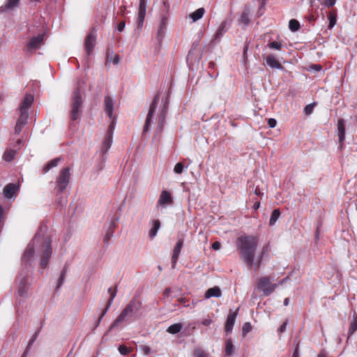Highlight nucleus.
I'll return each mask as SVG.
<instances>
[{
  "label": "nucleus",
  "instance_id": "nucleus-1",
  "mask_svg": "<svg viewBox=\"0 0 357 357\" xmlns=\"http://www.w3.org/2000/svg\"><path fill=\"white\" fill-rule=\"evenodd\" d=\"M40 252V267L47 268L49 259L52 256L51 241L48 237H43L38 231L33 239L27 245L22 258V264L24 268L31 266L34 259L36 250Z\"/></svg>",
  "mask_w": 357,
  "mask_h": 357
},
{
  "label": "nucleus",
  "instance_id": "nucleus-2",
  "mask_svg": "<svg viewBox=\"0 0 357 357\" xmlns=\"http://www.w3.org/2000/svg\"><path fill=\"white\" fill-rule=\"evenodd\" d=\"M258 243V238L252 235L241 236L236 241L240 259L246 264L248 268H254L255 271L259 269L261 265V259L255 261Z\"/></svg>",
  "mask_w": 357,
  "mask_h": 357
},
{
  "label": "nucleus",
  "instance_id": "nucleus-3",
  "mask_svg": "<svg viewBox=\"0 0 357 357\" xmlns=\"http://www.w3.org/2000/svg\"><path fill=\"white\" fill-rule=\"evenodd\" d=\"M141 306V302L138 299L133 298L110 326L109 331H112L119 324L133 317L139 311Z\"/></svg>",
  "mask_w": 357,
  "mask_h": 357
},
{
  "label": "nucleus",
  "instance_id": "nucleus-4",
  "mask_svg": "<svg viewBox=\"0 0 357 357\" xmlns=\"http://www.w3.org/2000/svg\"><path fill=\"white\" fill-rule=\"evenodd\" d=\"M82 98L79 88L75 90L72 95L70 102V118L72 121H76L79 118L82 112Z\"/></svg>",
  "mask_w": 357,
  "mask_h": 357
},
{
  "label": "nucleus",
  "instance_id": "nucleus-5",
  "mask_svg": "<svg viewBox=\"0 0 357 357\" xmlns=\"http://www.w3.org/2000/svg\"><path fill=\"white\" fill-rule=\"evenodd\" d=\"M278 286L277 283L271 282L269 277H263L259 280L257 287L263 292L264 296H268L274 291Z\"/></svg>",
  "mask_w": 357,
  "mask_h": 357
},
{
  "label": "nucleus",
  "instance_id": "nucleus-6",
  "mask_svg": "<svg viewBox=\"0 0 357 357\" xmlns=\"http://www.w3.org/2000/svg\"><path fill=\"white\" fill-rule=\"evenodd\" d=\"M70 168H63L56 180V186L59 192H62L66 189L70 181Z\"/></svg>",
  "mask_w": 357,
  "mask_h": 357
},
{
  "label": "nucleus",
  "instance_id": "nucleus-7",
  "mask_svg": "<svg viewBox=\"0 0 357 357\" xmlns=\"http://www.w3.org/2000/svg\"><path fill=\"white\" fill-rule=\"evenodd\" d=\"M232 22V19L230 17H227L222 20V22L218 26L213 38V41L215 43H219L224 34L228 31L229 29L231 24Z\"/></svg>",
  "mask_w": 357,
  "mask_h": 357
},
{
  "label": "nucleus",
  "instance_id": "nucleus-8",
  "mask_svg": "<svg viewBox=\"0 0 357 357\" xmlns=\"http://www.w3.org/2000/svg\"><path fill=\"white\" fill-rule=\"evenodd\" d=\"M174 204V199L172 193L167 190H163L160 192L156 206L165 208Z\"/></svg>",
  "mask_w": 357,
  "mask_h": 357
},
{
  "label": "nucleus",
  "instance_id": "nucleus-9",
  "mask_svg": "<svg viewBox=\"0 0 357 357\" xmlns=\"http://www.w3.org/2000/svg\"><path fill=\"white\" fill-rule=\"evenodd\" d=\"M158 102H159V95L157 94L155 96L151 105H150L149 112H148V114H147V116L146 119L145 124H144V126L143 128V132H142L143 135L146 133L149 130V128H150V126L151 123V121H152V118L155 112V109L158 104Z\"/></svg>",
  "mask_w": 357,
  "mask_h": 357
},
{
  "label": "nucleus",
  "instance_id": "nucleus-10",
  "mask_svg": "<svg viewBox=\"0 0 357 357\" xmlns=\"http://www.w3.org/2000/svg\"><path fill=\"white\" fill-rule=\"evenodd\" d=\"M113 130H114V122L112 121L111 125L109 126L105 135L104 139L102 143L101 146V153L102 155L107 153L108 150L110 149L112 144V136H113Z\"/></svg>",
  "mask_w": 357,
  "mask_h": 357
},
{
  "label": "nucleus",
  "instance_id": "nucleus-11",
  "mask_svg": "<svg viewBox=\"0 0 357 357\" xmlns=\"http://www.w3.org/2000/svg\"><path fill=\"white\" fill-rule=\"evenodd\" d=\"M162 3H163V6L162 8L161 20H160V23L158 31V36H162L164 31L166 28L167 20H168L167 14L169 13V5L168 2L164 1Z\"/></svg>",
  "mask_w": 357,
  "mask_h": 357
},
{
  "label": "nucleus",
  "instance_id": "nucleus-12",
  "mask_svg": "<svg viewBox=\"0 0 357 357\" xmlns=\"http://www.w3.org/2000/svg\"><path fill=\"white\" fill-rule=\"evenodd\" d=\"M17 282H19L18 287H17V294L18 296L20 297L22 299H25L27 297V282H26V275H23L22 273L20 274L17 279Z\"/></svg>",
  "mask_w": 357,
  "mask_h": 357
},
{
  "label": "nucleus",
  "instance_id": "nucleus-13",
  "mask_svg": "<svg viewBox=\"0 0 357 357\" xmlns=\"http://www.w3.org/2000/svg\"><path fill=\"white\" fill-rule=\"evenodd\" d=\"M96 40V35L95 33V29H93L90 33L86 37L84 42V49L86 54L89 56L92 54Z\"/></svg>",
  "mask_w": 357,
  "mask_h": 357
},
{
  "label": "nucleus",
  "instance_id": "nucleus-14",
  "mask_svg": "<svg viewBox=\"0 0 357 357\" xmlns=\"http://www.w3.org/2000/svg\"><path fill=\"white\" fill-rule=\"evenodd\" d=\"M167 105L168 102L167 100L165 101L164 103V105L160 112V114L158 115V125L156 128V132L158 134H160L162 132L165 121V117L167 114Z\"/></svg>",
  "mask_w": 357,
  "mask_h": 357
},
{
  "label": "nucleus",
  "instance_id": "nucleus-15",
  "mask_svg": "<svg viewBox=\"0 0 357 357\" xmlns=\"http://www.w3.org/2000/svg\"><path fill=\"white\" fill-rule=\"evenodd\" d=\"M251 10L249 6H245L242 12V14L239 19L238 20V23L239 25L242 26L243 28L247 27L250 22H251Z\"/></svg>",
  "mask_w": 357,
  "mask_h": 357
},
{
  "label": "nucleus",
  "instance_id": "nucleus-16",
  "mask_svg": "<svg viewBox=\"0 0 357 357\" xmlns=\"http://www.w3.org/2000/svg\"><path fill=\"white\" fill-rule=\"evenodd\" d=\"M19 186L15 183L7 184L3 190V196L6 199H14L17 196Z\"/></svg>",
  "mask_w": 357,
  "mask_h": 357
},
{
  "label": "nucleus",
  "instance_id": "nucleus-17",
  "mask_svg": "<svg viewBox=\"0 0 357 357\" xmlns=\"http://www.w3.org/2000/svg\"><path fill=\"white\" fill-rule=\"evenodd\" d=\"M146 13V0H139L138 9L137 26L141 28Z\"/></svg>",
  "mask_w": 357,
  "mask_h": 357
},
{
  "label": "nucleus",
  "instance_id": "nucleus-18",
  "mask_svg": "<svg viewBox=\"0 0 357 357\" xmlns=\"http://www.w3.org/2000/svg\"><path fill=\"white\" fill-rule=\"evenodd\" d=\"M183 242L182 240L180 239L177 241V243L174 248L173 255L172 257V266L173 268H175V266H176V261L178 260L179 254L181 252V248L183 247Z\"/></svg>",
  "mask_w": 357,
  "mask_h": 357
},
{
  "label": "nucleus",
  "instance_id": "nucleus-19",
  "mask_svg": "<svg viewBox=\"0 0 357 357\" xmlns=\"http://www.w3.org/2000/svg\"><path fill=\"white\" fill-rule=\"evenodd\" d=\"M236 315H237V311H236V312L229 311V313L227 316V321L225 323V331L227 333L231 332L234 325V323H235V319H236Z\"/></svg>",
  "mask_w": 357,
  "mask_h": 357
},
{
  "label": "nucleus",
  "instance_id": "nucleus-20",
  "mask_svg": "<svg viewBox=\"0 0 357 357\" xmlns=\"http://www.w3.org/2000/svg\"><path fill=\"white\" fill-rule=\"evenodd\" d=\"M264 60L266 61L267 65L272 68H276V69H282L283 68L281 63L272 54H269V55L266 56V57H264Z\"/></svg>",
  "mask_w": 357,
  "mask_h": 357
},
{
  "label": "nucleus",
  "instance_id": "nucleus-21",
  "mask_svg": "<svg viewBox=\"0 0 357 357\" xmlns=\"http://www.w3.org/2000/svg\"><path fill=\"white\" fill-rule=\"evenodd\" d=\"M105 110L107 113L108 116L112 119L113 109H114V102L111 97L106 96L104 100Z\"/></svg>",
  "mask_w": 357,
  "mask_h": 357
},
{
  "label": "nucleus",
  "instance_id": "nucleus-22",
  "mask_svg": "<svg viewBox=\"0 0 357 357\" xmlns=\"http://www.w3.org/2000/svg\"><path fill=\"white\" fill-rule=\"evenodd\" d=\"M337 135L340 142L342 144L345 136L344 121L342 119H339L337 121Z\"/></svg>",
  "mask_w": 357,
  "mask_h": 357
},
{
  "label": "nucleus",
  "instance_id": "nucleus-23",
  "mask_svg": "<svg viewBox=\"0 0 357 357\" xmlns=\"http://www.w3.org/2000/svg\"><path fill=\"white\" fill-rule=\"evenodd\" d=\"M33 96L31 94H26L20 104V110L28 111V109L33 103Z\"/></svg>",
  "mask_w": 357,
  "mask_h": 357
},
{
  "label": "nucleus",
  "instance_id": "nucleus-24",
  "mask_svg": "<svg viewBox=\"0 0 357 357\" xmlns=\"http://www.w3.org/2000/svg\"><path fill=\"white\" fill-rule=\"evenodd\" d=\"M43 40V36L38 35L36 37H33L31 39L30 42L28 45V48L29 50H36L37 49L40 45L42 43Z\"/></svg>",
  "mask_w": 357,
  "mask_h": 357
},
{
  "label": "nucleus",
  "instance_id": "nucleus-25",
  "mask_svg": "<svg viewBox=\"0 0 357 357\" xmlns=\"http://www.w3.org/2000/svg\"><path fill=\"white\" fill-rule=\"evenodd\" d=\"M221 290L218 287H214L208 289L205 294V298H209L211 297L219 298L221 296Z\"/></svg>",
  "mask_w": 357,
  "mask_h": 357
},
{
  "label": "nucleus",
  "instance_id": "nucleus-26",
  "mask_svg": "<svg viewBox=\"0 0 357 357\" xmlns=\"http://www.w3.org/2000/svg\"><path fill=\"white\" fill-rule=\"evenodd\" d=\"M20 0H7L6 3L0 7L1 12H5L7 10H10L18 6Z\"/></svg>",
  "mask_w": 357,
  "mask_h": 357
},
{
  "label": "nucleus",
  "instance_id": "nucleus-27",
  "mask_svg": "<svg viewBox=\"0 0 357 357\" xmlns=\"http://www.w3.org/2000/svg\"><path fill=\"white\" fill-rule=\"evenodd\" d=\"M160 227V222L158 220H155L153 221V226L151 229L149 231V236L151 238H153L158 233V231L159 230Z\"/></svg>",
  "mask_w": 357,
  "mask_h": 357
},
{
  "label": "nucleus",
  "instance_id": "nucleus-28",
  "mask_svg": "<svg viewBox=\"0 0 357 357\" xmlns=\"http://www.w3.org/2000/svg\"><path fill=\"white\" fill-rule=\"evenodd\" d=\"M205 13V10L204 8H199L197 10H196L195 12L192 13L190 15V17L192 19V22H197V20H200L204 14Z\"/></svg>",
  "mask_w": 357,
  "mask_h": 357
},
{
  "label": "nucleus",
  "instance_id": "nucleus-29",
  "mask_svg": "<svg viewBox=\"0 0 357 357\" xmlns=\"http://www.w3.org/2000/svg\"><path fill=\"white\" fill-rule=\"evenodd\" d=\"M61 161V158H56L52 160H50L49 162L46 164V165L43 167V172L44 173H47L49 172L52 168L56 167L59 165V162Z\"/></svg>",
  "mask_w": 357,
  "mask_h": 357
},
{
  "label": "nucleus",
  "instance_id": "nucleus-30",
  "mask_svg": "<svg viewBox=\"0 0 357 357\" xmlns=\"http://www.w3.org/2000/svg\"><path fill=\"white\" fill-rule=\"evenodd\" d=\"M183 328V324L181 323H177L171 325L167 329V332L171 334H176L179 333Z\"/></svg>",
  "mask_w": 357,
  "mask_h": 357
},
{
  "label": "nucleus",
  "instance_id": "nucleus-31",
  "mask_svg": "<svg viewBox=\"0 0 357 357\" xmlns=\"http://www.w3.org/2000/svg\"><path fill=\"white\" fill-rule=\"evenodd\" d=\"M15 154L16 151L13 149H7L3 154V159L6 162H11L14 159Z\"/></svg>",
  "mask_w": 357,
  "mask_h": 357
},
{
  "label": "nucleus",
  "instance_id": "nucleus-32",
  "mask_svg": "<svg viewBox=\"0 0 357 357\" xmlns=\"http://www.w3.org/2000/svg\"><path fill=\"white\" fill-rule=\"evenodd\" d=\"M234 345L231 339L229 338L225 342V353L227 356H231L234 352Z\"/></svg>",
  "mask_w": 357,
  "mask_h": 357
},
{
  "label": "nucleus",
  "instance_id": "nucleus-33",
  "mask_svg": "<svg viewBox=\"0 0 357 357\" xmlns=\"http://www.w3.org/2000/svg\"><path fill=\"white\" fill-rule=\"evenodd\" d=\"M280 210L275 209L271 213L270 220H269V225L271 226L274 225L275 224V222H277V220H278V218H280Z\"/></svg>",
  "mask_w": 357,
  "mask_h": 357
},
{
  "label": "nucleus",
  "instance_id": "nucleus-34",
  "mask_svg": "<svg viewBox=\"0 0 357 357\" xmlns=\"http://www.w3.org/2000/svg\"><path fill=\"white\" fill-rule=\"evenodd\" d=\"M357 331V316H354L353 317V320L350 324V326L348 331V338L350 335H351L355 331Z\"/></svg>",
  "mask_w": 357,
  "mask_h": 357
},
{
  "label": "nucleus",
  "instance_id": "nucleus-35",
  "mask_svg": "<svg viewBox=\"0 0 357 357\" xmlns=\"http://www.w3.org/2000/svg\"><path fill=\"white\" fill-rule=\"evenodd\" d=\"M29 113L26 110H20V116L17 121L26 124Z\"/></svg>",
  "mask_w": 357,
  "mask_h": 357
},
{
  "label": "nucleus",
  "instance_id": "nucleus-36",
  "mask_svg": "<svg viewBox=\"0 0 357 357\" xmlns=\"http://www.w3.org/2000/svg\"><path fill=\"white\" fill-rule=\"evenodd\" d=\"M289 28L292 31H296L300 28V23L296 20L292 19L289 22Z\"/></svg>",
  "mask_w": 357,
  "mask_h": 357
},
{
  "label": "nucleus",
  "instance_id": "nucleus-37",
  "mask_svg": "<svg viewBox=\"0 0 357 357\" xmlns=\"http://www.w3.org/2000/svg\"><path fill=\"white\" fill-rule=\"evenodd\" d=\"M108 293L110 294V298L108 300L107 303L109 306H111L117 293L116 287H115L114 289L112 288H109Z\"/></svg>",
  "mask_w": 357,
  "mask_h": 357
},
{
  "label": "nucleus",
  "instance_id": "nucleus-38",
  "mask_svg": "<svg viewBox=\"0 0 357 357\" xmlns=\"http://www.w3.org/2000/svg\"><path fill=\"white\" fill-rule=\"evenodd\" d=\"M252 325L250 322H245L242 327V335L243 337L246 336V335L251 331Z\"/></svg>",
  "mask_w": 357,
  "mask_h": 357
},
{
  "label": "nucleus",
  "instance_id": "nucleus-39",
  "mask_svg": "<svg viewBox=\"0 0 357 357\" xmlns=\"http://www.w3.org/2000/svg\"><path fill=\"white\" fill-rule=\"evenodd\" d=\"M329 28H333L336 23V15L332 12L328 14Z\"/></svg>",
  "mask_w": 357,
  "mask_h": 357
},
{
  "label": "nucleus",
  "instance_id": "nucleus-40",
  "mask_svg": "<svg viewBox=\"0 0 357 357\" xmlns=\"http://www.w3.org/2000/svg\"><path fill=\"white\" fill-rule=\"evenodd\" d=\"M268 47L271 49H275V50H280L282 47V45L280 42L273 41V42H271V43H270L268 44Z\"/></svg>",
  "mask_w": 357,
  "mask_h": 357
},
{
  "label": "nucleus",
  "instance_id": "nucleus-41",
  "mask_svg": "<svg viewBox=\"0 0 357 357\" xmlns=\"http://www.w3.org/2000/svg\"><path fill=\"white\" fill-rule=\"evenodd\" d=\"M66 271H67V268H66V267H64L61 272L59 280V283H58V286H57L58 289L63 284V283L64 282Z\"/></svg>",
  "mask_w": 357,
  "mask_h": 357
},
{
  "label": "nucleus",
  "instance_id": "nucleus-42",
  "mask_svg": "<svg viewBox=\"0 0 357 357\" xmlns=\"http://www.w3.org/2000/svg\"><path fill=\"white\" fill-rule=\"evenodd\" d=\"M111 306H109L108 305V303H107V305L106 307H105V309L102 310V312H101L98 319V322H97V324L96 326V328L100 324V323L101 322L102 318L104 317V316L106 314L107 312L108 311V310L109 309Z\"/></svg>",
  "mask_w": 357,
  "mask_h": 357
},
{
  "label": "nucleus",
  "instance_id": "nucleus-43",
  "mask_svg": "<svg viewBox=\"0 0 357 357\" xmlns=\"http://www.w3.org/2000/svg\"><path fill=\"white\" fill-rule=\"evenodd\" d=\"M111 306H109L108 305V303H107V305L106 307H105V309L102 310V312H101L98 319V322H97V324L96 326V328L100 324V323L101 322L102 318L104 317V316L106 314L107 312L108 311V310L109 309Z\"/></svg>",
  "mask_w": 357,
  "mask_h": 357
},
{
  "label": "nucleus",
  "instance_id": "nucleus-44",
  "mask_svg": "<svg viewBox=\"0 0 357 357\" xmlns=\"http://www.w3.org/2000/svg\"><path fill=\"white\" fill-rule=\"evenodd\" d=\"M111 306H109L108 305V303H107V305L106 307H105V309L102 310V312H101L98 319V322H97V324L96 326V328L100 324V323L101 322L102 318L104 317V316L106 314L107 312L108 311V310L109 309Z\"/></svg>",
  "mask_w": 357,
  "mask_h": 357
},
{
  "label": "nucleus",
  "instance_id": "nucleus-45",
  "mask_svg": "<svg viewBox=\"0 0 357 357\" xmlns=\"http://www.w3.org/2000/svg\"><path fill=\"white\" fill-rule=\"evenodd\" d=\"M183 168H184L183 164L182 162H178L175 165V167L174 168V171L176 174H181L183 172Z\"/></svg>",
  "mask_w": 357,
  "mask_h": 357
},
{
  "label": "nucleus",
  "instance_id": "nucleus-46",
  "mask_svg": "<svg viewBox=\"0 0 357 357\" xmlns=\"http://www.w3.org/2000/svg\"><path fill=\"white\" fill-rule=\"evenodd\" d=\"M25 125H26L25 123L17 121L15 127V133L16 135L20 134Z\"/></svg>",
  "mask_w": 357,
  "mask_h": 357
},
{
  "label": "nucleus",
  "instance_id": "nucleus-47",
  "mask_svg": "<svg viewBox=\"0 0 357 357\" xmlns=\"http://www.w3.org/2000/svg\"><path fill=\"white\" fill-rule=\"evenodd\" d=\"M314 103L308 104L304 108V112L306 115L311 114L313 112Z\"/></svg>",
  "mask_w": 357,
  "mask_h": 357
},
{
  "label": "nucleus",
  "instance_id": "nucleus-48",
  "mask_svg": "<svg viewBox=\"0 0 357 357\" xmlns=\"http://www.w3.org/2000/svg\"><path fill=\"white\" fill-rule=\"evenodd\" d=\"M260 1V6L259 8V10L257 11V15L259 17L263 14V12L261 11L262 9L265 7V5L266 4V0H259Z\"/></svg>",
  "mask_w": 357,
  "mask_h": 357
},
{
  "label": "nucleus",
  "instance_id": "nucleus-49",
  "mask_svg": "<svg viewBox=\"0 0 357 357\" xmlns=\"http://www.w3.org/2000/svg\"><path fill=\"white\" fill-rule=\"evenodd\" d=\"M195 357H206V356L202 349H197L195 350Z\"/></svg>",
  "mask_w": 357,
  "mask_h": 357
},
{
  "label": "nucleus",
  "instance_id": "nucleus-50",
  "mask_svg": "<svg viewBox=\"0 0 357 357\" xmlns=\"http://www.w3.org/2000/svg\"><path fill=\"white\" fill-rule=\"evenodd\" d=\"M119 351L123 355H126L129 353L128 347L125 345H120L119 347Z\"/></svg>",
  "mask_w": 357,
  "mask_h": 357
},
{
  "label": "nucleus",
  "instance_id": "nucleus-51",
  "mask_svg": "<svg viewBox=\"0 0 357 357\" xmlns=\"http://www.w3.org/2000/svg\"><path fill=\"white\" fill-rule=\"evenodd\" d=\"M269 250H270L269 245H265V246L263 247L262 250H261V257H260V259H261V261L262 260V258L266 255V253L268 252Z\"/></svg>",
  "mask_w": 357,
  "mask_h": 357
},
{
  "label": "nucleus",
  "instance_id": "nucleus-52",
  "mask_svg": "<svg viewBox=\"0 0 357 357\" xmlns=\"http://www.w3.org/2000/svg\"><path fill=\"white\" fill-rule=\"evenodd\" d=\"M277 121L275 119L271 118L268 120V125L270 128H273L276 126Z\"/></svg>",
  "mask_w": 357,
  "mask_h": 357
},
{
  "label": "nucleus",
  "instance_id": "nucleus-53",
  "mask_svg": "<svg viewBox=\"0 0 357 357\" xmlns=\"http://www.w3.org/2000/svg\"><path fill=\"white\" fill-rule=\"evenodd\" d=\"M336 0H325L324 5L327 7H332L335 4Z\"/></svg>",
  "mask_w": 357,
  "mask_h": 357
},
{
  "label": "nucleus",
  "instance_id": "nucleus-54",
  "mask_svg": "<svg viewBox=\"0 0 357 357\" xmlns=\"http://www.w3.org/2000/svg\"><path fill=\"white\" fill-rule=\"evenodd\" d=\"M126 26V22L124 21H121L117 26V30L119 32H122L124 30Z\"/></svg>",
  "mask_w": 357,
  "mask_h": 357
},
{
  "label": "nucleus",
  "instance_id": "nucleus-55",
  "mask_svg": "<svg viewBox=\"0 0 357 357\" xmlns=\"http://www.w3.org/2000/svg\"><path fill=\"white\" fill-rule=\"evenodd\" d=\"M141 349L145 355H149L151 353V348L148 346H142Z\"/></svg>",
  "mask_w": 357,
  "mask_h": 357
},
{
  "label": "nucleus",
  "instance_id": "nucleus-56",
  "mask_svg": "<svg viewBox=\"0 0 357 357\" xmlns=\"http://www.w3.org/2000/svg\"><path fill=\"white\" fill-rule=\"evenodd\" d=\"M287 321H285L281 326L279 328V331L280 333H283L286 331V328H287Z\"/></svg>",
  "mask_w": 357,
  "mask_h": 357
},
{
  "label": "nucleus",
  "instance_id": "nucleus-57",
  "mask_svg": "<svg viewBox=\"0 0 357 357\" xmlns=\"http://www.w3.org/2000/svg\"><path fill=\"white\" fill-rule=\"evenodd\" d=\"M221 245L219 242L215 241L212 244V248L215 250H218L220 248Z\"/></svg>",
  "mask_w": 357,
  "mask_h": 357
},
{
  "label": "nucleus",
  "instance_id": "nucleus-58",
  "mask_svg": "<svg viewBox=\"0 0 357 357\" xmlns=\"http://www.w3.org/2000/svg\"><path fill=\"white\" fill-rule=\"evenodd\" d=\"M120 61V57L119 55H115L114 57L112 59V62L114 65H117L119 63Z\"/></svg>",
  "mask_w": 357,
  "mask_h": 357
},
{
  "label": "nucleus",
  "instance_id": "nucleus-59",
  "mask_svg": "<svg viewBox=\"0 0 357 357\" xmlns=\"http://www.w3.org/2000/svg\"><path fill=\"white\" fill-rule=\"evenodd\" d=\"M212 323V320L210 319H206L203 320L202 324L204 326H209Z\"/></svg>",
  "mask_w": 357,
  "mask_h": 357
},
{
  "label": "nucleus",
  "instance_id": "nucleus-60",
  "mask_svg": "<svg viewBox=\"0 0 357 357\" xmlns=\"http://www.w3.org/2000/svg\"><path fill=\"white\" fill-rule=\"evenodd\" d=\"M255 193L257 196H261L264 194L263 192H261L258 187L255 188Z\"/></svg>",
  "mask_w": 357,
  "mask_h": 357
},
{
  "label": "nucleus",
  "instance_id": "nucleus-61",
  "mask_svg": "<svg viewBox=\"0 0 357 357\" xmlns=\"http://www.w3.org/2000/svg\"><path fill=\"white\" fill-rule=\"evenodd\" d=\"M291 357H299L298 347H296V349H294V351Z\"/></svg>",
  "mask_w": 357,
  "mask_h": 357
},
{
  "label": "nucleus",
  "instance_id": "nucleus-62",
  "mask_svg": "<svg viewBox=\"0 0 357 357\" xmlns=\"http://www.w3.org/2000/svg\"><path fill=\"white\" fill-rule=\"evenodd\" d=\"M259 207H260V202H256L254 204V206H253L254 209L255 210H257Z\"/></svg>",
  "mask_w": 357,
  "mask_h": 357
},
{
  "label": "nucleus",
  "instance_id": "nucleus-63",
  "mask_svg": "<svg viewBox=\"0 0 357 357\" xmlns=\"http://www.w3.org/2000/svg\"><path fill=\"white\" fill-rule=\"evenodd\" d=\"M319 357H327V353L325 351H321L319 356Z\"/></svg>",
  "mask_w": 357,
  "mask_h": 357
},
{
  "label": "nucleus",
  "instance_id": "nucleus-64",
  "mask_svg": "<svg viewBox=\"0 0 357 357\" xmlns=\"http://www.w3.org/2000/svg\"><path fill=\"white\" fill-rule=\"evenodd\" d=\"M289 304V298H286L284 300V305L287 306Z\"/></svg>",
  "mask_w": 357,
  "mask_h": 357
}]
</instances>
